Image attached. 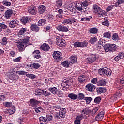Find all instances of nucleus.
<instances>
[{
  "label": "nucleus",
  "instance_id": "obj_1",
  "mask_svg": "<svg viewBox=\"0 0 124 124\" xmlns=\"http://www.w3.org/2000/svg\"><path fill=\"white\" fill-rule=\"evenodd\" d=\"M18 39L19 40V43L18 45L19 51L23 52L25 50V48L28 46L27 44H29L30 42V37L23 35L19 36Z\"/></svg>",
  "mask_w": 124,
  "mask_h": 124
},
{
  "label": "nucleus",
  "instance_id": "obj_2",
  "mask_svg": "<svg viewBox=\"0 0 124 124\" xmlns=\"http://www.w3.org/2000/svg\"><path fill=\"white\" fill-rule=\"evenodd\" d=\"M93 10L94 13H96L97 16L100 17H105L107 15V13L105 11L102 10L98 5L95 4L93 6Z\"/></svg>",
  "mask_w": 124,
  "mask_h": 124
},
{
  "label": "nucleus",
  "instance_id": "obj_3",
  "mask_svg": "<svg viewBox=\"0 0 124 124\" xmlns=\"http://www.w3.org/2000/svg\"><path fill=\"white\" fill-rule=\"evenodd\" d=\"M104 49L106 52H116L118 51L117 45L113 44H107L104 46Z\"/></svg>",
  "mask_w": 124,
  "mask_h": 124
},
{
  "label": "nucleus",
  "instance_id": "obj_4",
  "mask_svg": "<svg viewBox=\"0 0 124 124\" xmlns=\"http://www.w3.org/2000/svg\"><path fill=\"white\" fill-rule=\"evenodd\" d=\"M65 114H66V109L62 108L60 110L59 113H57L55 115L54 118L55 120H60V119L65 117Z\"/></svg>",
  "mask_w": 124,
  "mask_h": 124
},
{
  "label": "nucleus",
  "instance_id": "obj_5",
  "mask_svg": "<svg viewBox=\"0 0 124 124\" xmlns=\"http://www.w3.org/2000/svg\"><path fill=\"white\" fill-rule=\"evenodd\" d=\"M88 45V43L85 41L83 42H76L74 44V46L75 48L79 47V48H85L87 47Z\"/></svg>",
  "mask_w": 124,
  "mask_h": 124
},
{
  "label": "nucleus",
  "instance_id": "obj_6",
  "mask_svg": "<svg viewBox=\"0 0 124 124\" xmlns=\"http://www.w3.org/2000/svg\"><path fill=\"white\" fill-rule=\"evenodd\" d=\"M98 59V55H92L87 58L86 59V61L88 63H92V62H95V61H96V59Z\"/></svg>",
  "mask_w": 124,
  "mask_h": 124
},
{
  "label": "nucleus",
  "instance_id": "obj_7",
  "mask_svg": "<svg viewBox=\"0 0 124 124\" xmlns=\"http://www.w3.org/2000/svg\"><path fill=\"white\" fill-rule=\"evenodd\" d=\"M56 44L60 46V47H63L65 46V41L64 40H62V39L60 38V37H57L56 38Z\"/></svg>",
  "mask_w": 124,
  "mask_h": 124
},
{
  "label": "nucleus",
  "instance_id": "obj_8",
  "mask_svg": "<svg viewBox=\"0 0 124 124\" xmlns=\"http://www.w3.org/2000/svg\"><path fill=\"white\" fill-rule=\"evenodd\" d=\"M56 29L59 31H61L62 32H67L69 31L67 27L61 25H58L56 26Z\"/></svg>",
  "mask_w": 124,
  "mask_h": 124
},
{
  "label": "nucleus",
  "instance_id": "obj_9",
  "mask_svg": "<svg viewBox=\"0 0 124 124\" xmlns=\"http://www.w3.org/2000/svg\"><path fill=\"white\" fill-rule=\"evenodd\" d=\"M73 81L71 79H66L63 80L62 83V87H69L72 84Z\"/></svg>",
  "mask_w": 124,
  "mask_h": 124
},
{
  "label": "nucleus",
  "instance_id": "obj_10",
  "mask_svg": "<svg viewBox=\"0 0 124 124\" xmlns=\"http://www.w3.org/2000/svg\"><path fill=\"white\" fill-rule=\"evenodd\" d=\"M62 53L59 51H55L52 55L56 62H60L62 60Z\"/></svg>",
  "mask_w": 124,
  "mask_h": 124
},
{
  "label": "nucleus",
  "instance_id": "obj_11",
  "mask_svg": "<svg viewBox=\"0 0 124 124\" xmlns=\"http://www.w3.org/2000/svg\"><path fill=\"white\" fill-rule=\"evenodd\" d=\"M85 88L86 90L88 91V92H91L92 93H93V92H94L95 88L96 87L95 86L92 84V83H89L86 86Z\"/></svg>",
  "mask_w": 124,
  "mask_h": 124
},
{
  "label": "nucleus",
  "instance_id": "obj_12",
  "mask_svg": "<svg viewBox=\"0 0 124 124\" xmlns=\"http://www.w3.org/2000/svg\"><path fill=\"white\" fill-rule=\"evenodd\" d=\"M28 10L29 13L32 14V15H35V14H36V12H37L36 7L35 6H30L28 8Z\"/></svg>",
  "mask_w": 124,
  "mask_h": 124
},
{
  "label": "nucleus",
  "instance_id": "obj_13",
  "mask_svg": "<svg viewBox=\"0 0 124 124\" xmlns=\"http://www.w3.org/2000/svg\"><path fill=\"white\" fill-rule=\"evenodd\" d=\"M41 49L45 52H48L50 50V46L47 43H44L41 46Z\"/></svg>",
  "mask_w": 124,
  "mask_h": 124
},
{
  "label": "nucleus",
  "instance_id": "obj_14",
  "mask_svg": "<svg viewBox=\"0 0 124 124\" xmlns=\"http://www.w3.org/2000/svg\"><path fill=\"white\" fill-rule=\"evenodd\" d=\"M75 7L79 11H82L83 10V6H82V3H79L78 2H75L74 3Z\"/></svg>",
  "mask_w": 124,
  "mask_h": 124
},
{
  "label": "nucleus",
  "instance_id": "obj_15",
  "mask_svg": "<svg viewBox=\"0 0 124 124\" xmlns=\"http://www.w3.org/2000/svg\"><path fill=\"white\" fill-rule=\"evenodd\" d=\"M9 78L10 80L17 81L19 79V76L18 75H16V74L13 73L9 75Z\"/></svg>",
  "mask_w": 124,
  "mask_h": 124
},
{
  "label": "nucleus",
  "instance_id": "obj_16",
  "mask_svg": "<svg viewBox=\"0 0 124 124\" xmlns=\"http://www.w3.org/2000/svg\"><path fill=\"white\" fill-rule=\"evenodd\" d=\"M30 103L31 106L32 107H36L37 104H39V101H37V100L35 99H31L30 100Z\"/></svg>",
  "mask_w": 124,
  "mask_h": 124
},
{
  "label": "nucleus",
  "instance_id": "obj_17",
  "mask_svg": "<svg viewBox=\"0 0 124 124\" xmlns=\"http://www.w3.org/2000/svg\"><path fill=\"white\" fill-rule=\"evenodd\" d=\"M18 25H19V24L18 23V21L16 20H13L9 23L10 28H15L16 27H17Z\"/></svg>",
  "mask_w": 124,
  "mask_h": 124
},
{
  "label": "nucleus",
  "instance_id": "obj_18",
  "mask_svg": "<svg viewBox=\"0 0 124 124\" xmlns=\"http://www.w3.org/2000/svg\"><path fill=\"white\" fill-rule=\"evenodd\" d=\"M98 72L100 75H107L108 69L107 68H102L98 70Z\"/></svg>",
  "mask_w": 124,
  "mask_h": 124
},
{
  "label": "nucleus",
  "instance_id": "obj_19",
  "mask_svg": "<svg viewBox=\"0 0 124 124\" xmlns=\"http://www.w3.org/2000/svg\"><path fill=\"white\" fill-rule=\"evenodd\" d=\"M30 29L31 31H36V32H37L38 31H39V27L37 26V24H32L30 26Z\"/></svg>",
  "mask_w": 124,
  "mask_h": 124
},
{
  "label": "nucleus",
  "instance_id": "obj_20",
  "mask_svg": "<svg viewBox=\"0 0 124 124\" xmlns=\"http://www.w3.org/2000/svg\"><path fill=\"white\" fill-rule=\"evenodd\" d=\"M104 118V112L99 113L95 117L96 121H101Z\"/></svg>",
  "mask_w": 124,
  "mask_h": 124
},
{
  "label": "nucleus",
  "instance_id": "obj_21",
  "mask_svg": "<svg viewBox=\"0 0 124 124\" xmlns=\"http://www.w3.org/2000/svg\"><path fill=\"white\" fill-rule=\"evenodd\" d=\"M45 11H46V7L45 6L42 5L38 7V13L40 14H43V13H45Z\"/></svg>",
  "mask_w": 124,
  "mask_h": 124
},
{
  "label": "nucleus",
  "instance_id": "obj_22",
  "mask_svg": "<svg viewBox=\"0 0 124 124\" xmlns=\"http://www.w3.org/2000/svg\"><path fill=\"white\" fill-rule=\"evenodd\" d=\"M33 56L35 58V59H40L41 58V54L40 51L38 50H36L33 52Z\"/></svg>",
  "mask_w": 124,
  "mask_h": 124
},
{
  "label": "nucleus",
  "instance_id": "obj_23",
  "mask_svg": "<svg viewBox=\"0 0 124 124\" xmlns=\"http://www.w3.org/2000/svg\"><path fill=\"white\" fill-rule=\"evenodd\" d=\"M11 16H12V11L7 10L5 13V18H6V19H10Z\"/></svg>",
  "mask_w": 124,
  "mask_h": 124
},
{
  "label": "nucleus",
  "instance_id": "obj_24",
  "mask_svg": "<svg viewBox=\"0 0 124 124\" xmlns=\"http://www.w3.org/2000/svg\"><path fill=\"white\" fill-rule=\"evenodd\" d=\"M46 23L47 21L45 19H42L38 21V26H39V27H42L46 24Z\"/></svg>",
  "mask_w": 124,
  "mask_h": 124
},
{
  "label": "nucleus",
  "instance_id": "obj_25",
  "mask_svg": "<svg viewBox=\"0 0 124 124\" xmlns=\"http://www.w3.org/2000/svg\"><path fill=\"white\" fill-rule=\"evenodd\" d=\"M27 31H28V29L27 28H21L18 33V35H23V34H25V33L27 32Z\"/></svg>",
  "mask_w": 124,
  "mask_h": 124
},
{
  "label": "nucleus",
  "instance_id": "obj_26",
  "mask_svg": "<svg viewBox=\"0 0 124 124\" xmlns=\"http://www.w3.org/2000/svg\"><path fill=\"white\" fill-rule=\"evenodd\" d=\"M48 90L53 93V94L56 95L57 94V91L58 90L57 89V87H50L48 88Z\"/></svg>",
  "mask_w": 124,
  "mask_h": 124
},
{
  "label": "nucleus",
  "instance_id": "obj_27",
  "mask_svg": "<svg viewBox=\"0 0 124 124\" xmlns=\"http://www.w3.org/2000/svg\"><path fill=\"white\" fill-rule=\"evenodd\" d=\"M96 92L99 94L102 93H105L106 92V89L103 87H99L96 89Z\"/></svg>",
  "mask_w": 124,
  "mask_h": 124
},
{
  "label": "nucleus",
  "instance_id": "obj_28",
  "mask_svg": "<svg viewBox=\"0 0 124 124\" xmlns=\"http://www.w3.org/2000/svg\"><path fill=\"white\" fill-rule=\"evenodd\" d=\"M68 96L70 98V99H73V100H75V99H77L78 98V95L73 93L69 94Z\"/></svg>",
  "mask_w": 124,
  "mask_h": 124
},
{
  "label": "nucleus",
  "instance_id": "obj_29",
  "mask_svg": "<svg viewBox=\"0 0 124 124\" xmlns=\"http://www.w3.org/2000/svg\"><path fill=\"white\" fill-rule=\"evenodd\" d=\"M39 121L40 124H47V123H48L47 122V119L43 116L40 117L39 118Z\"/></svg>",
  "mask_w": 124,
  "mask_h": 124
},
{
  "label": "nucleus",
  "instance_id": "obj_30",
  "mask_svg": "<svg viewBox=\"0 0 124 124\" xmlns=\"http://www.w3.org/2000/svg\"><path fill=\"white\" fill-rule=\"evenodd\" d=\"M122 59H124V54L120 53L114 58V60L118 62V61H120V60H122Z\"/></svg>",
  "mask_w": 124,
  "mask_h": 124
},
{
  "label": "nucleus",
  "instance_id": "obj_31",
  "mask_svg": "<svg viewBox=\"0 0 124 124\" xmlns=\"http://www.w3.org/2000/svg\"><path fill=\"white\" fill-rule=\"evenodd\" d=\"M97 85L99 87L102 86H106V81H105V80H100L97 82Z\"/></svg>",
  "mask_w": 124,
  "mask_h": 124
},
{
  "label": "nucleus",
  "instance_id": "obj_32",
  "mask_svg": "<svg viewBox=\"0 0 124 124\" xmlns=\"http://www.w3.org/2000/svg\"><path fill=\"white\" fill-rule=\"evenodd\" d=\"M70 60L71 63H74V62H77V56L76 55H72L70 57Z\"/></svg>",
  "mask_w": 124,
  "mask_h": 124
},
{
  "label": "nucleus",
  "instance_id": "obj_33",
  "mask_svg": "<svg viewBox=\"0 0 124 124\" xmlns=\"http://www.w3.org/2000/svg\"><path fill=\"white\" fill-rule=\"evenodd\" d=\"M8 42L7 41V38L4 37L1 39V41L0 42V44H1V45H2V46H4V45H6V44H7Z\"/></svg>",
  "mask_w": 124,
  "mask_h": 124
},
{
  "label": "nucleus",
  "instance_id": "obj_34",
  "mask_svg": "<svg viewBox=\"0 0 124 124\" xmlns=\"http://www.w3.org/2000/svg\"><path fill=\"white\" fill-rule=\"evenodd\" d=\"M89 31L90 33H92V34H95L97 33L98 29H97L96 28H92L90 29Z\"/></svg>",
  "mask_w": 124,
  "mask_h": 124
},
{
  "label": "nucleus",
  "instance_id": "obj_35",
  "mask_svg": "<svg viewBox=\"0 0 124 124\" xmlns=\"http://www.w3.org/2000/svg\"><path fill=\"white\" fill-rule=\"evenodd\" d=\"M7 29V25L4 23H0V32H1L3 30Z\"/></svg>",
  "mask_w": 124,
  "mask_h": 124
},
{
  "label": "nucleus",
  "instance_id": "obj_36",
  "mask_svg": "<svg viewBox=\"0 0 124 124\" xmlns=\"http://www.w3.org/2000/svg\"><path fill=\"white\" fill-rule=\"evenodd\" d=\"M43 92L44 90L38 89L34 92V93L35 94V95H42V94H43Z\"/></svg>",
  "mask_w": 124,
  "mask_h": 124
},
{
  "label": "nucleus",
  "instance_id": "obj_37",
  "mask_svg": "<svg viewBox=\"0 0 124 124\" xmlns=\"http://www.w3.org/2000/svg\"><path fill=\"white\" fill-rule=\"evenodd\" d=\"M82 112V114H84L85 115H89V114L91 113V110L89 108H86L83 109Z\"/></svg>",
  "mask_w": 124,
  "mask_h": 124
},
{
  "label": "nucleus",
  "instance_id": "obj_38",
  "mask_svg": "<svg viewBox=\"0 0 124 124\" xmlns=\"http://www.w3.org/2000/svg\"><path fill=\"white\" fill-rule=\"evenodd\" d=\"M16 111V108L13 106L11 109L8 110L9 115H13Z\"/></svg>",
  "mask_w": 124,
  "mask_h": 124
},
{
  "label": "nucleus",
  "instance_id": "obj_39",
  "mask_svg": "<svg viewBox=\"0 0 124 124\" xmlns=\"http://www.w3.org/2000/svg\"><path fill=\"white\" fill-rule=\"evenodd\" d=\"M102 46H103V42H102V40H100L98 42V44L97 45V49L98 50H99V49H101Z\"/></svg>",
  "mask_w": 124,
  "mask_h": 124
},
{
  "label": "nucleus",
  "instance_id": "obj_40",
  "mask_svg": "<svg viewBox=\"0 0 124 124\" xmlns=\"http://www.w3.org/2000/svg\"><path fill=\"white\" fill-rule=\"evenodd\" d=\"M62 65L64 67L68 68L69 67V63L68 61H64L61 63Z\"/></svg>",
  "mask_w": 124,
  "mask_h": 124
},
{
  "label": "nucleus",
  "instance_id": "obj_41",
  "mask_svg": "<svg viewBox=\"0 0 124 124\" xmlns=\"http://www.w3.org/2000/svg\"><path fill=\"white\" fill-rule=\"evenodd\" d=\"M20 22L23 25H26L29 22V18L28 17H22L20 20Z\"/></svg>",
  "mask_w": 124,
  "mask_h": 124
},
{
  "label": "nucleus",
  "instance_id": "obj_42",
  "mask_svg": "<svg viewBox=\"0 0 124 124\" xmlns=\"http://www.w3.org/2000/svg\"><path fill=\"white\" fill-rule=\"evenodd\" d=\"M111 36H112V34L109 32H106L103 34V37L106 38H111Z\"/></svg>",
  "mask_w": 124,
  "mask_h": 124
},
{
  "label": "nucleus",
  "instance_id": "obj_43",
  "mask_svg": "<svg viewBox=\"0 0 124 124\" xmlns=\"http://www.w3.org/2000/svg\"><path fill=\"white\" fill-rule=\"evenodd\" d=\"M124 2V1L123 0H117L116 2L115 3V4L114 5V6H115V7H119L120 6V5L123 4Z\"/></svg>",
  "mask_w": 124,
  "mask_h": 124
},
{
  "label": "nucleus",
  "instance_id": "obj_44",
  "mask_svg": "<svg viewBox=\"0 0 124 124\" xmlns=\"http://www.w3.org/2000/svg\"><path fill=\"white\" fill-rule=\"evenodd\" d=\"M31 66L33 68L35 69H38L40 67L41 65L38 63H34L31 64Z\"/></svg>",
  "mask_w": 124,
  "mask_h": 124
},
{
  "label": "nucleus",
  "instance_id": "obj_45",
  "mask_svg": "<svg viewBox=\"0 0 124 124\" xmlns=\"http://www.w3.org/2000/svg\"><path fill=\"white\" fill-rule=\"evenodd\" d=\"M78 99L79 100H83V99H85L86 97H85V94L83 93H79L78 96Z\"/></svg>",
  "mask_w": 124,
  "mask_h": 124
},
{
  "label": "nucleus",
  "instance_id": "obj_46",
  "mask_svg": "<svg viewBox=\"0 0 124 124\" xmlns=\"http://www.w3.org/2000/svg\"><path fill=\"white\" fill-rule=\"evenodd\" d=\"M35 111L36 113H41L42 112H43V108L41 107L35 108Z\"/></svg>",
  "mask_w": 124,
  "mask_h": 124
},
{
  "label": "nucleus",
  "instance_id": "obj_47",
  "mask_svg": "<svg viewBox=\"0 0 124 124\" xmlns=\"http://www.w3.org/2000/svg\"><path fill=\"white\" fill-rule=\"evenodd\" d=\"M26 76L28 77V78H30V79H35V78H36V76L32 74H26Z\"/></svg>",
  "mask_w": 124,
  "mask_h": 124
},
{
  "label": "nucleus",
  "instance_id": "obj_48",
  "mask_svg": "<svg viewBox=\"0 0 124 124\" xmlns=\"http://www.w3.org/2000/svg\"><path fill=\"white\" fill-rule=\"evenodd\" d=\"M78 81L80 82V83H83L86 79L85 78V76H80L78 78Z\"/></svg>",
  "mask_w": 124,
  "mask_h": 124
},
{
  "label": "nucleus",
  "instance_id": "obj_49",
  "mask_svg": "<svg viewBox=\"0 0 124 124\" xmlns=\"http://www.w3.org/2000/svg\"><path fill=\"white\" fill-rule=\"evenodd\" d=\"M90 19H92L91 16H85L82 17L81 21H90Z\"/></svg>",
  "mask_w": 124,
  "mask_h": 124
},
{
  "label": "nucleus",
  "instance_id": "obj_50",
  "mask_svg": "<svg viewBox=\"0 0 124 124\" xmlns=\"http://www.w3.org/2000/svg\"><path fill=\"white\" fill-rule=\"evenodd\" d=\"M96 41H97V38L96 37H92L89 40V42L91 44H93L95 42H96Z\"/></svg>",
  "mask_w": 124,
  "mask_h": 124
},
{
  "label": "nucleus",
  "instance_id": "obj_51",
  "mask_svg": "<svg viewBox=\"0 0 124 124\" xmlns=\"http://www.w3.org/2000/svg\"><path fill=\"white\" fill-rule=\"evenodd\" d=\"M26 118H23V117H19L17 119V122L19 123V124H22L24 123V122H25Z\"/></svg>",
  "mask_w": 124,
  "mask_h": 124
},
{
  "label": "nucleus",
  "instance_id": "obj_52",
  "mask_svg": "<svg viewBox=\"0 0 124 124\" xmlns=\"http://www.w3.org/2000/svg\"><path fill=\"white\" fill-rule=\"evenodd\" d=\"M112 39L113 40H114V41H117L119 39V35H118V34L114 33L112 35Z\"/></svg>",
  "mask_w": 124,
  "mask_h": 124
},
{
  "label": "nucleus",
  "instance_id": "obj_53",
  "mask_svg": "<svg viewBox=\"0 0 124 124\" xmlns=\"http://www.w3.org/2000/svg\"><path fill=\"white\" fill-rule=\"evenodd\" d=\"M114 6H115V5H111L108 6L106 9V12H109V11H111V10H112V9H113L114 8Z\"/></svg>",
  "mask_w": 124,
  "mask_h": 124
},
{
  "label": "nucleus",
  "instance_id": "obj_54",
  "mask_svg": "<svg viewBox=\"0 0 124 124\" xmlns=\"http://www.w3.org/2000/svg\"><path fill=\"white\" fill-rule=\"evenodd\" d=\"M100 101H101V97H96L94 100V102L98 104L100 103Z\"/></svg>",
  "mask_w": 124,
  "mask_h": 124
},
{
  "label": "nucleus",
  "instance_id": "obj_55",
  "mask_svg": "<svg viewBox=\"0 0 124 124\" xmlns=\"http://www.w3.org/2000/svg\"><path fill=\"white\" fill-rule=\"evenodd\" d=\"M21 60H22V57L21 56H19L16 58L13 59V61L15 62H20Z\"/></svg>",
  "mask_w": 124,
  "mask_h": 124
},
{
  "label": "nucleus",
  "instance_id": "obj_56",
  "mask_svg": "<svg viewBox=\"0 0 124 124\" xmlns=\"http://www.w3.org/2000/svg\"><path fill=\"white\" fill-rule=\"evenodd\" d=\"M84 100L86 101L87 104H90V103H91V101L93 100V98H92V97H85L84 98Z\"/></svg>",
  "mask_w": 124,
  "mask_h": 124
},
{
  "label": "nucleus",
  "instance_id": "obj_57",
  "mask_svg": "<svg viewBox=\"0 0 124 124\" xmlns=\"http://www.w3.org/2000/svg\"><path fill=\"white\" fill-rule=\"evenodd\" d=\"M3 105L5 107H11L12 106V102H6L3 103Z\"/></svg>",
  "mask_w": 124,
  "mask_h": 124
},
{
  "label": "nucleus",
  "instance_id": "obj_58",
  "mask_svg": "<svg viewBox=\"0 0 124 124\" xmlns=\"http://www.w3.org/2000/svg\"><path fill=\"white\" fill-rule=\"evenodd\" d=\"M2 4L5 6H10L11 5V3L10 2H8V1L5 0L2 2Z\"/></svg>",
  "mask_w": 124,
  "mask_h": 124
},
{
  "label": "nucleus",
  "instance_id": "obj_59",
  "mask_svg": "<svg viewBox=\"0 0 124 124\" xmlns=\"http://www.w3.org/2000/svg\"><path fill=\"white\" fill-rule=\"evenodd\" d=\"M62 23H63V25H68V24H71L70 19H64Z\"/></svg>",
  "mask_w": 124,
  "mask_h": 124
},
{
  "label": "nucleus",
  "instance_id": "obj_60",
  "mask_svg": "<svg viewBox=\"0 0 124 124\" xmlns=\"http://www.w3.org/2000/svg\"><path fill=\"white\" fill-rule=\"evenodd\" d=\"M102 24L104 26H106V27H109V25H110V23H109V21L106 20L102 22Z\"/></svg>",
  "mask_w": 124,
  "mask_h": 124
},
{
  "label": "nucleus",
  "instance_id": "obj_61",
  "mask_svg": "<svg viewBox=\"0 0 124 124\" xmlns=\"http://www.w3.org/2000/svg\"><path fill=\"white\" fill-rule=\"evenodd\" d=\"M62 4V2L61 0H57L56 1V5L58 6V7H61V5Z\"/></svg>",
  "mask_w": 124,
  "mask_h": 124
},
{
  "label": "nucleus",
  "instance_id": "obj_62",
  "mask_svg": "<svg viewBox=\"0 0 124 124\" xmlns=\"http://www.w3.org/2000/svg\"><path fill=\"white\" fill-rule=\"evenodd\" d=\"M46 119L47 120V122L51 121L53 120V116L51 115H47L46 116Z\"/></svg>",
  "mask_w": 124,
  "mask_h": 124
},
{
  "label": "nucleus",
  "instance_id": "obj_63",
  "mask_svg": "<svg viewBox=\"0 0 124 124\" xmlns=\"http://www.w3.org/2000/svg\"><path fill=\"white\" fill-rule=\"evenodd\" d=\"M43 94L45 96H49V95H51V93H50V92L46 91L44 90V91H43Z\"/></svg>",
  "mask_w": 124,
  "mask_h": 124
},
{
  "label": "nucleus",
  "instance_id": "obj_64",
  "mask_svg": "<svg viewBox=\"0 0 124 124\" xmlns=\"http://www.w3.org/2000/svg\"><path fill=\"white\" fill-rule=\"evenodd\" d=\"M91 83H92V84H96V83H97V78H93L91 81Z\"/></svg>",
  "mask_w": 124,
  "mask_h": 124
}]
</instances>
